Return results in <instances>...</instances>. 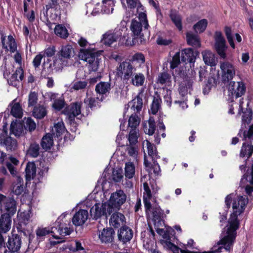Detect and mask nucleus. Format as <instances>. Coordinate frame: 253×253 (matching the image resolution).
I'll return each instance as SVG.
<instances>
[{"mask_svg": "<svg viewBox=\"0 0 253 253\" xmlns=\"http://www.w3.org/2000/svg\"><path fill=\"white\" fill-rule=\"evenodd\" d=\"M249 200L247 196H238L233 201V212L231 214L228 220L229 227L227 229L226 235L217 243L218 245H223L224 248L227 251H230L236 237V230L239 227L238 216L244 211Z\"/></svg>", "mask_w": 253, "mask_h": 253, "instance_id": "nucleus-1", "label": "nucleus"}, {"mask_svg": "<svg viewBox=\"0 0 253 253\" xmlns=\"http://www.w3.org/2000/svg\"><path fill=\"white\" fill-rule=\"evenodd\" d=\"M253 112L251 109H247L242 118V125L238 135L242 138L244 142L253 143V124H251Z\"/></svg>", "mask_w": 253, "mask_h": 253, "instance_id": "nucleus-2", "label": "nucleus"}, {"mask_svg": "<svg viewBox=\"0 0 253 253\" xmlns=\"http://www.w3.org/2000/svg\"><path fill=\"white\" fill-rule=\"evenodd\" d=\"M100 51H95V50L84 49L80 50L79 57L80 59L87 62L88 64L89 71L96 72L98 70L101 58Z\"/></svg>", "mask_w": 253, "mask_h": 253, "instance_id": "nucleus-3", "label": "nucleus"}, {"mask_svg": "<svg viewBox=\"0 0 253 253\" xmlns=\"http://www.w3.org/2000/svg\"><path fill=\"white\" fill-rule=\"evenodd\" d=\"M126 26L120 25L116 27L114 31H109L103 35L101 42L106 45L110 46L116 42L127 31Z\"/></svg>", "mask_w": 253, "mask_h": 253, "instance_id": "nucleus-4", "label": "nucleus"}, {"mask_svg": "<svg viewBox=\"0 0 253 253\" xmlns=\"http://www.w3.org/2000/svg\"><path fill=\"white\" fill-rule=\"evenodd\" d=\"M126 200V195L124 191L118 190L111 194L109 200L106 203L109 206V208L112 213L119 210Z\"/></svg>", "mask_w": 253, "mask_h": 253, "instance_id": "nucleus-5", "label": "nucleus"}, {"mask_svg": "<svg viewBox=\"0 0 253 253\" xmlns=\"http://www.w3.org/2000/svg\"><path fill=\"white\" fill-rule=\"evenodd\" d=\"M117 75L122 79L127 82L131 79L132 76L136 71V68L132 65L130 61L126 60L121 62L117 69Z\"/></svg>", "mask_w": 253, "mask_h": 253, "instance_id": "nucleus-6", "label": "nucleus"}, {"mask_svg": "<svg viewBox=\"0 0 253 253\" xmlns=\"http://www.w3.org/2000/svg\"><path fill=\"white\" fill-rule=\"evenodd\" d=\"M111 213L109 206L107 204L106 202L102 203L101 205L96 203L90 210V215L93 219L96 220L103 215L107 217Z\"/></svg>", "mask_w": 253, "mask_h": 253, "instance_id": "nucleus-7", "label": "nucleus"}, {"mask_svg": "<svg viewBox=\"0 0 253 253\" xmlns=\"http://www.w3.org/2000/svg\"><path fill=\"white\" fill-rule=\"evenodd\" d=\"M246 90V87L242 82H230L228 85V95L232 98L236 99L244 95Z\"/></svg>", "mask_w": 253, "mask_h": 253, "instance_id": "nucleus-8", "label": "nucleus"}, {"mask_svg": "<svg viewBox=\"0 0 253 253\" xmlns=\"http://www.w3.org/2000/svg\"><path fill=\"white\" fill-rule=\"evenodd\" d=\"M215 48L222 58L226 57V50L227 46L226 45V41L222 34L220 31H216L214 34Z\"/></svg>", "mask_w": 253, "mask_h": 253, "instance_id": "nucleus-9", "label": "nucleus"}, {"mask_svg": "<svg viewBox=\"0 0 253 253\" xmlns=\"http://www.w3.org/2000/svg\"><path fill=\"white\" fill-rule=\"evenodd\" d=\"M220 68L222 72V81L224 83L233 79L235 75V68L233 64L229 62H221Z\"/></svg>", "mask_w": 253, "mask_h": 253, "instance_id": "nucleus-10", "label": "nucleus"}, {"mask_svg": "<svg viewBox=\"0 0 253 253\" xmlns=\"http://www.w3.org/2000/svg\"><path fill=\"white\" fill-rule=\"evenodd\" d=\"M82 105V102H74L66 107L63 111L70 123L74 122L75 117L81 114Z\"/></svg>", "mask_w": 253, "mask_h": 253, "instance_id": "nucleus-11", "label": "nucleus"}, {"mask_svg": "<svg viewBox=\"0 0 253 253\" xmlns=\"http://www.w3.org/2000/svg\"><path fill=\"white\" fill-rule=\"evenodd\" d=\"M163 244L165 248H166L167 250L172 251L173 253H179V251H180L181 253H219L221 252V250L223 248L222 247H219L217 249L213 248L210 251L200 252L180 249L174 244L168 241H164Z\"/></svg>", "mask_w": 253, "mask_h": 253, "instance_id": "nucleus-12", "label": "nucleus"}, {"mask_svg": "<svg viewBox=\"0 0 253 253\" xmlns=\"http://www.w3.org/2000/svg\"><path fill=\"white\" fill-rule=\"evenodd\" d=\"M9 73L3 72L4 78L7 79L8 84L13 86H17L24 79V71L21 67L17 68L15 72L9 77Z\"/></svg>", "mask_w": 253, "mask_h": 253, "instance_id": "nucleus-13", "label": "nucleus"}, {"mask_svg": "<svg viewBox=\"0 0 253 253\" xmlns=\"http://www.w3.org/2000/svg\"><path fill=\"white\" fill-rule=\"evenodd\" d=\"M239 157L246 160V163L253 164V143L244 142L241 147Z\"/></svg>", "mask_w": 253, "mask_h": 253, "instance_id": "nucleus-14", "label": "nucleus"}, {"mask_svg": "<svg viewBox=\"0 0 253 253\" xmlns=\"http://www.w3.org/2000/svg\"><path fill=\"white\" fill-rule=\"evenodd\" d=\"M117 236L118 240L123 244L129 242L133 236V232L129 227L124 225L122 226L118 231Z\"/></svg>", "mask_w": 253, "mask_h": 253, "instance_id": "nucleus-15", "label": "nucleus"}, {"mask_svg": "<svg viewBox=\"0 0 253 253\" xmlns=\"http://www.w3.org/2000/svg\"><path fill=\"white\" fill-rule=\"evenodd\" d=\"M115 232L112 227L104 228L98 234V238L102 243L109 244L113 242Z\"/></svg>", "mask_w": 253, "mask_h": 253, "instance_id": "nucleus-16", "label": "nucleus"}, {"mask_svg": "<svg viewBox=\"0 0 253 253\" xmlns=\"http://www.w3.org/2000/svg\"><path fill=\"white\" fill-rule=\"evenodd\" d=\"M66 221L65 220H62L61 218H58L56 221V225L58 226L57 234L62 236L69 235L73 231V228L71 227L70 221H68L67 223Z\"/></svg>", "mask_w": 253, "mask_h": 253, "instance_id": "nucleus-17", "label": "nucleus"}, {"mask_svg": "<svg viewBox=\"0 0 253 253\" xmlns=\"http://www.w3.org/2000/svg\"><path fill=\"white\" fill-rule=\"evenodd\" d=\"M1 43L2 47L5 51L9 50L11 52H14L17 49L15 41L11 35L6 37V36L1 35Z\"/></svg>", "mask_w": 253, "mask_h": 253, "instance_id": "nucleus-18", "label": "nucleus"}, {"mask_svg": "<svg viewBox=\"0 0 253 253\" xmlns=\"http://www.w3.org/2000/svg\"><path fill=\"white\" fill-rule=\"evenodd\" d=\"M30 214L26 212H23L18 217V222L16 225V228L18 232L23 233L24 235H26L27 231V226L30 220Z\"/></svg>", "mask_w": 253, "mask_h": 253, "instance_id": "nucleus-19", "label": "nucleus"}, {"mask_svg": "<svg viewBox=\"0 0 253 253\" xmlns=\"http://www.w3.org/2000/svg\"><path fill=\"white\" fill-rule=\"evenodd\" d=\"M71 60L57 53L56 57L53 60V66L56 71H61L65 67L68 66Z\"/></svg>", "mask_w": 253, "mask_h": 253, "instance_id": "nucleus-20", "label": "nucleus"}, {"mask_svg": "<svg viewBox=\"0 0 253 253\" xmlns=\"http://www.w3.org/2000/svg\"><path fill=\"white\" fill-rule=\"evenodd\" d=\"M88 213L86 210H80L76 212L72 218V222L76 226L83 225L86 221Z\"/></svg>", "mask_w": 253, "mask_h": 253, "instance_id": "nucleus-21", "label": "nucleus"}, {"mask_svg": "<svg viewBox=\"0 0 253 253\" xmlns=\"http://www.w3.org/2000/svg\"><path fill=\"white\" fill-rule=\"evenodd\" d=\"M143 25L140 22H139L136 20H132L130 25V30L134 36L137 37H139L140 38H142L144 37V34H148L149 35V31L144 32V30H142V26Z\"/></svg>", "mask_w": 253, "mask_h": 253, "instance_id": "nucleus-22", "label": "nucleus"}, {"mask_svg": "<svg viewBox=\"0 0 253 253\" xmlns=\"http://www.w3.org/2000/svg\"><path fill=\"white\" fill-rule=\"evenodd\" d=\"M50 101H53L52 107L57 111H60L65 105V102L63 97L57 98L58 93L50 92L47 94Z\"/></svg>", "mask_w": 253, "mask_h": 253, "instance_id": "nucleus-23", "label": "nucleus"}, {"mask_svg": "<svg viewBox=\"0 0 253 253\" xmlns=\"http://www.w3.org/2000/svg\"><path fill=\"white\" fill-rule=\"evenodd\" d=\"M109 222L110 225L114 228H118L126 223V218L123 214L116 212L113 213Z\"/></svg>", "mask_w": 253, "mask_h": 253, "instance_id": "nucleus-24", "label": "nucleus"}, {"mask_svg": "<svg viewBox=\"0 0 253 253\" xmlns=\"http://www.w3.org/2000/svg\"><path fill=\"white\" fill-rule=\"evenodd\" d=\"M152 161H153V164H152L151 163L149 162L148 161L146 155H144V165L146 168V170L149 171V172L153 171V173L156 175H160L161 170L160 165L157 162V160H153Z\"/></svg>", "mask_w": 253, "mask_h": 253, "instance_id": "nucleus-25", "label": "nucleus"}, {"mask_svg": "<svg viewBox=\"0 0 253 253\" xmlns=\"http://www.w3.org/2000/svg\"><path fill=\"white\" fill-rule=\"evenodd\" d=\"M2 207L6 211L4 214H8L9 215L13 216L17 211L16 202L13 198L6 199Z\"/></svg>", "mask_w": 253, "mask_h": 253, "instance_id": "nucleus-26", "label": "nucleus"}, {"mask_svg": "<svg viewBox=\"0 0 253 253\" xmlns=\"http://www.w3.org/2000/svg\"><path fill=\"white\" fill-rule=\"evenodd\" d=\"M12 216L8 214H1L0 218V231L2 233H5L10 229Z\"/></svg>", "mask_w": 253, "mask_h": 253, "instance_id": "nucleus-27", "label": "nucleus"}, {"mask_svg": "<svg viewBox=\"0 0 253 253\" xmlns=\"http://www.w3.org/2000/svg\"><path fill=\"white\" fill-rule=\"evenodd\" d=\"M21 238L17 234L12 235L11 237H9L6 244L9 250H14L15 251H19L21 248Z\"/></svg>", "mask_w": 253, "mask_h": 253, "instance_id": "nucleus-28", "label": "nucleus"}, {"mask_svg": "<svg viewBox=\"0 0 253 253\" xmlns=\"http://www.w3.org/2000/svg\"><path fill=\"white\" fill-rule=\"evenodd\" d=\"M169 17L175 27L179 31L182 30V18L179 12L171 9L169 11Z\"/></svg>", "mask_w": 253, "mask_h": 253, "instance_id": "nucleus-29", "label": "nucleus"}, {"mask_svg": "<svg viewBox=\"0 0 253 253\" xmlns=\"http://www.w3.org/2000/svg\"><path fill=\"white\" fill-rule=\"evenodd\" d=\"M84 103L91 110H95L101 107V100L98 97L87 96L84 99Z\"/></svg>", "mask_w": 253, "mask_h": 253, "instance_id": "nucleus-30", "label": "nucleus"}, {"mask_svg": "<svg viewBox=\"0 0 253 253\" xmlns=\"http://www.w3.org/2000/svg\"><path fill=\"white\" fill-rule=\"evenodd\" d=\"M95 90L97 93L107 96L111 90V84L108 82H100L96 85Z\"/></svg>", "mask_w": 253, "mask_h": 253, "instance_id": "nucleus-31", "label": "nucleus"}, {"mask_svg": "<svg viewBox=\"0 0 253 253\" xmlns=\"http://www.w3.org/2000/svg\"><path fill=\"white\" fill-rule=\"evenodd\" d=\"M131 84L136 87L143 86L145 82V77L144 75L142 73L134 72L133 75L132 76L131 79L129 80Z\"/></svg>", "mask_w": 253, "mask_h": 253, "instance_id": "nucleus-32", "label": "nucleus"}, {"mask_svg": "<svg viewBox=\"0 0 253 253\" xmlns=\"http://www.w3.org/2000/svg\"><path fill=\"white\" fill-rule=\"evenodd\" d=\"M142 90L138 93L136 97L128 103L129 105H131V108L137 113H139L143 106Z\"/></svg>", "mask_w": 253, "mask_h": 253, "instance_id": "nucleus-33", "label": "nucleus"}, {"mask_svg": "<svg viewBox=\"0 0 253 253\" xmlns=\"http://www.w3.org/2000/svg\"><path fill=\"white\" fill-rule=\"evenodd\" d=\"M152 210L154 221L161 224V222L163 221L164 218L166 217V215L164 214V211L159 206L153 207Z\"/></svg>", "mask_w": 253, "mask_h": 253, "instance_id": "nucleus-34", "label": "nucleus"}, {"mask_svg": "<svg viewBox=\"0 0 253 253\" xmlns=\"http://www.w3.org/2000/svg\"><path fill=\"white\" fill-rule=\"evenodd\" d=\"M195 56L192 48H186L181 51V60L185 62L193 63L195 62Z\"/></svg>", "mask_w": 253, "mask_h": 253, "instance_id": "nucleus-35", "label": "nucleus"}, {"mask_svg": "<svg viewBox=\"0 0 253 253\" xmlns=\"http://www.w3.org/2000/svg\"><path fill=\"white\" fill-rule=\"evenodd\" d=\"M203 59L205 63L210 66L216 65L217 60L215 59L214 54L210 51H204L202 52Z\"/></svg>", "mask_w": 253, "mask_h": 253, "instance_id": "nucleus-36", "label": "nucleus"}, {"mask_svg": "<svg viewBox=\"0 0 253 253\" xmlns=\"http://www.w3.org/2000/svg\"><path fill=\"white\" fill-rule=\"evenodd\" d=\"M57 53L71 60L74 56L75 51L72 45L67 44L62 46Z\"/></svg>", "mask_w": 253, "mask_h": 253, "instance_id": "nucleus-37", "label": "nucleus"}, {"mask_svg": "<svg viewBox=\"0 0 253 253\" xmlns=\"http://www.w3.org/2000/svg\"><path fill=\"white\" fill-rule=\"evenodd\" d=\"M42 148L45 151L50 150L53 145L52 134L46 133L42 138L41 143Z\"/></svg>", "mask_w": 253, "mask_h": 253, "instance_id": "nucleus-38", "label": "nucleus"}, {"mask_svg": "<svg viewBox=\"0 0 253 253\" xmlns=\"http://www.w3.org/2000/svg\"><path fill=\"white\" fill-rule=\"evenodd\" d=\"M186 39L188 44L194 47L201 46L200 40L199 37L191 32L186 34Z\"/></svg>", "mask_w": 253, "mask_h": 253, "instance_id": "nucleus-39", "label": "nucleus"}, {"mask_svg": "<svg viewBox=\"0 0 253 253\" xmlns=\"http://www.w3.org/2000/svg\"><path fill=\"white\" fill-rule=\"evenodd\" d=\"M157 83L162 85H170L171 83V75L166 72L161 73L157 79Z\"/></svg>", "mask_w": 253, "mask_h": 253, "instance_id": "nucleus-40", "label": "nucleus"}, {"mask_svg": "<svg viewBox=\"0 0 253 253\" xmlns=\"http://www.w3.org/2000/svg\"><path fill=\"white\" fill-rule=\"evenodd\" d=\"M2 144L6 149L11 151H14L17 148V144L16 139L10 136H6L2 140Z\"/></svg>", "mask_w": 253, "mask_h": 253, "instance_id": "nucleus-41", "label": "nucleus"}, {"mask_svg": "<svg viewBox=\"0 0 253 253\" xmlns=\"http://www.w3.org/2000/svg\"><path fill=\"white\" fill-rule=\"evenodd\" d=\"M32 114L36 118L41 119L46 115L47 111L43 105H39L34 108Z\"/></svg>", "mask_w": 253, "mask_h": 253, "instance_id": "nucleus-42", "label": "nucleus"}, {"mask_svg": "<svg viewBox=\"0 0 253 253\" xmlns=\"http://www.w3.org/2000/svg\"><path fill=\"white\" fill-rule=\"evenodd\" d=\"M162 99L160 96L157 94L154 96L151 105L150 110L152 114L156 115L161 108Z\"/></svg>", "mask_w": 253, "mask_h": 253, "instance_id": "nucleus-43", "label": "nucleus"}, {"mask_svg": "<svg viewBox=\"0 0 253 253\" xmlns=\"http://www.w3.org/2000/svg\"><path fill=\"white\" fill-rule=\"evenodd\" d=\"M143 129L146 134L152 135L156 130V125L154 118L150 117L148 120V126L146 124L143 125Z\"/></svg>", "mask_w": 253, "mask_h": 253, "instance_id": "nucleus-44", "label": "nucleus"}, {"mask_svg": "<svg viewBox=\"0 0 253 253\" xmlns=\"http://www.w3.org/2000/svg\"><path fill=\"white\" fill-rule=\"evenodd\" d=\"M55 34L60 38L66 39L69 36V33L65 26L58 24L54 28Z\"/></svg>", "mask_w": 253, "mask_h": 253, "instance_id": "nucleus-45", "label": "nucleus"}, {"mask_svg": "<svg viewBox=\"0 0 253 253\" xmlns=\"http://www.w3.org/2000/svg\"><path fill=\"white\" fill-rule=\"evenodd\" d=\"M26 178L27 180L34 178L36 173V167L34 163H28L25 169Z\"/></svg>", "mask_w": 253, "mask_h": 253, "instance_id": "nucleus-46", "label": "nucleus"}, {"mask_svg": "<svg viewBox=\"0 0 253 253\" xmlns=\"http://www.w3.org/2000/svg\"><path fill=\"white\" fill-rule=\"evenodd\" d=\"M102 11L106 14L112 13L115 6L113 0H103L102 1Z\"/></svg>", "mask_w": 253, "mask_h": 253, "instance_id": "nucleus-47", "label": "nucleus"}, {"mask_svg": "<svg viewBox=\"0 0 253 253\" xmlns=\"http://www.w3.org/2000/svg\"><path fill=\"white\" fill-rule=\"evenodd\" d=\"M135 174V167L131 162L126 163L125 168V175L126 178L131 179Z\"/></svg>", "mask_w": 253, "mask_h": 253, "instance_id": "nucleus-48", "label": "nucleus"}, {"mask_svg": "<svg viewBox=\"0 0 253 253\" xmlns=\"http://www.w3.org/2000/svg\"><path fill=\"white\" fill-rule=\"evenodd\" d=\"M140 122V119L135 113L132 114L129 118L128 126L131 129H137Z\"/></svg>", "mask_w": 253, "mask_h": 253, "instance_id": "nucleus-49", "label": "nucleus"}, {"mask_svg": "<svg viewBox=\"0 0 253 253\" xmlns=\"http://www.w3.org/2000/svg\"><path fill=\"white\" fill-rule=\"evenodd\" d=\"M23 132V126L21 124H11L10 126V133L16 137L20 136Z\"/></svg>", "mask_w": 253, "mask_h": 253, "instance_id": "nucleus-50", "label": "nucleus"}, {"mask_svg": "<svg viewBox=\"0 0 253 253\" xmlns=\"http://www.w3.org/2000/svg\"><path fill=\"white\" fill-rule=\"evenodd\" d=\"M137 12L138 14L139 22H141L143 25L144 32H148L149 25L148 24L146 14L145 13L144 9L140 10L139 11L137 10Z\"/></svg>", "mask_w": 253, "mask_h": 253, "instance_id": "nucleus-51", "label": "nucleus"}, {"mask_svg": "<svg viewBox=\"0 0 253 253\" xmlns=\"http://www.w3.org/2000/svg\"><path fill=\"white\" fill-rule=\"evenodd\" d=\"M147 147L148 155L151 158L152 160L160 158L156 147L149 141H147Z\"/></svg>", "mask_w": 253, "mask_h": 253, "instance_id": "nucleus-52", "label": "nucleus"}, {"mask_svg": "<svg viewBox=\"0 0 253 253\" xmlns=\"http://www.w3.org/2000/svg\"><path fill=\"white\" fill-rule=\"evenodd\" d=\"M208 25V21L206 19H203L198 21L193 26V29L196 33H203L206 29Z\"/></svg>", "mask_w": 253, "mask_h": 253, "instance_id": "nucleus-53", "label": "nucleus"}, {"mask_svg": "<svg viewBox=\"0 0 253 253\" xmlns=\"http://www.w3.org/2000/svg\"><path fill=\"white\" fill-rule=\"evenodd\" d=\"M138 129H131L128 134V140L129 144L132 145H136L138 142Z\"/></svg>", "mask_w": 253, "mask_h": 253, "instance_id": "nucleus-54", "label": "nucleus"}, {"mask_svg": "<svg viewBox=\"0 0 253 253\" xmlns=\"http://www.w3.org/2000/svg\"><path fill=\"white\" fill-rule=\"evenodd\" d=\"M11 114L15 118H20L22 116L23 112L19 103H14L11 107Z\"/></svg>", "mask_w": 253, "mask_h": 253, "instance_id": "nucleus-55", "label": "nucleus"}, {"mask_svg": "<svg viewBox=\"0 0 253 253\" xmlns=\"http://www.w3.org/2000/svg\"><path fill=\"white\" fill-rule=\"evenodd\" d=\"M40 147L38 144L34 143L30 145V147L28 150L29 155L33 157H37L40 154Z\"/></svg>", "mask_w": 253, "mask_h": 253, "instance_id": "nucleus-56", "label": "nucleus"}, {"mask_svg": "<svg viewBox=\"0 0 253 253\" xmlns=\"http://www.w3.org/2000/svg\"><path fill=\"white\" fill-rule=\"evenodd\" d=\"M216 85V81L215 77L210 76L208 78L205 86L203 88V92L204 94L208 93L212 86Z\"/></svg>", "mask_w": 253, "mask_h": 253, "instance_id": "nucleus-57", "label": "nucleus"}, {"mask_svg": "<svg viewBox=\"0 0 253 253\" xmlns=\"http://www.w3.org/2000/svg\"><path fill=\"white\" fill-rule=\"evenodd\" d=\"M24 127L26 130L29 131H34L36 127V124L31 118H25L23 121Z\"/></svg>", "mask_w": 253, "mask_h": 253, "instance_id": "nucleus-58", "label": "nucleus"}, {"mask_svg": "<svg viewBox=\"0 0 253 253\" xmlns=\"http://www.w3.org/2000/svg\"><path fill=\"white\" fill-rule=\"evenodd\" d=\"M127 61H130L131 64L134 62H136L141 65L145 63V58L143 54L140 52H137L132 55L131 59Z\"/></svg>", "mask_w": 253, "mask_h": 253, "instance_id": "nucleus-59", "label": "nucleus"}, {"mask_svg": "<svg viewBox=\"0 0 253 253\" xmlns=\"http://www.w3.org/2000/svg\"><path fill=\"white\" fill-rule=\"evenodd\" d=\"M128 8L133 9L137 7V11L143 10V6L139 0H126Z\"/></svg>", "mask_w": 253, "mask_h": 253, "instance_id": "nucleus-60", "label": "nucleus"}, {"mask_svg": "<svg viewBox=\"0 0 253 253\" xmlns=\"http://www.w3.org/2000/svg\"><path fill=\"white\" fill-rule=\"evenodd\" d=\"M50 233V230L47 228L39 227L36 231L37 238L38 240H42L44 237Z\"/></svg>", "mask_w": 253, "mask_h": 253, "instance_id": "nucleus-61", "label": "nucleus"}, {"mask_svg": "<svg viewBox=\"0 0 253 253\" xmlns=\"http://www.w3.org/2000/svg\"><path fill=\"white\" fill-rule=\"evenodd\" d=\"M224 32L230 45L233 48H235V45L233 41V37L231 28L228 26H225L224 28Z\"/></svg>", "mask_w": 253, "mask_h": 253, "instance_id": "nucleus-62", "label": "nucleus"}, {"mask_svg": "<svg viewBox=\"0 0 253 253\" xmlns=\"http://www.w3.org/2000/svg\"><path fill=\"white\" fill-rule=\"evenodd\" d=\"M123 172L122 169H114L112 172V179L116 182H120L123 178Z\"/></svg>", "mask_w": 253, "mask_h": 253, "instance_id": "nucleus-63", "label": "nucleus"}, {"mask_svg": "<svg viewBox=\"0 0 253 253\" xmlns=\"http://www.w3.org/2000/svg\"><path fill=\"white\" fill-rule=\"evenodd\" d=\"M38 95L35 91H31L28 96V107L35 106L38 102Z\"/></svg>", "mask_w": 253, "mask_h": 253, "instance_id": "nucleus-64", "label": "nucleus"}]
</instances>
